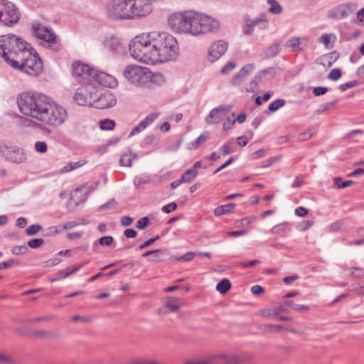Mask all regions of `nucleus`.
<instances>
[{"label": "nucleus", "instance_id": "1", "mask_svg": "<svg viewBox=\"0 0 364 364\" xmlns=\"http://www.w3.org/2000/svg\"><path fill=\"white\" fill-rule=\"evenodd\" d=\"M20 112L45 125L58 127L68 118L67 110L49 97L38 92H23L18 97Z\"/></svg>", "mask_w": 364, "mask_h": 364}, {"label": "nucleus", "instance_id": "2", "mask_svg": "<svg viewBox=\"0 0 364 364\" xmlns=\"http://www.w3.org/2000/svg\"><path fill=\"white\" fill-rule=\"evenodd\" d=\"M151 33L156 65L176 59L179 50L178 43L176 38L165 32L153 31Z\"/></svg>", "mask_w": 364, "mask_h": 364}, {"label": "nucleus", "instance_id": "3", "mask_svg": "<svg viewBox=\"0 0 364 364\" xmlns=\"http://www.w3.org/2000/svg\"><path fill=\"white\" fill-rule=\"evenodd\" d=\"M30 47L21 37L14 34L0 36V56L11 68L18 63L26 50Z\"/></svg>", "mask_w": 364, "mask_h": 364}, {"label": "nucleus", "instance_id": "4", "mask_svg": "<svg viewBox=\"0 0 364 364\" xmlns=\"http://www.w3.org/2000/svg\"><path fill=\"white\" fill-rule=\"evenodd\" d=\"M152 41L151 32L136 36L129 44L130 55L139 63L146 65H156L155 52Z\"/></svg>", "mask_w": 364, "mask_h": 364}, {"label": "nucleus", "instance_id": "5", "mask_svg": "<svg viewBox=\"0 0 364 364\" xmlns=\"http://www.w3.org/2000/svg\"><path fill=\"white\" fill-rule=\"evenodd\" d=\"M197 13L193 10L174 12L168 16V25L176 33L197 36Z\"/></svg>", "mask_w": 364, "mask_h": 364}, {"label": "nucleus", "instance_id": "6", "mask_svg": "<svg viewBox=\"0 0 364 364\" xmlns=\"http://www.w3.org/2000/svg\"><path fill=\"white\" fill-rule=\"evenodd\" d=\"M12 68L31 76H37L42 73L43 65L38 53L30 46Z\"/></svg>", "mask_w": 364, "mask_h": 364}, {"label": "nucleus", "instance_id": "7", "mask_svg": "<svg viewBox=\"0 0 364 364\" xmlns=\"http://www.w3.org/2000/svg\"><path fill=\"white\" fill-rule=\"evenodd\" d=\"M123 75L131 84L136 87H145L151 82V72L146 67L129 65L124 68Z\"/></svg>", "mask_w": 364, "mask_h": 364}, {"label": "nucleus", "instance_id": "8", "mask_svg": "<svg viewBox=\"0 0 364 364\" xmlns=\"http://www.w3.org/2000/svg\"><path fill=\"white\" fill-rule=\"evenodd\" d=\"M129 0H110L105 8L107 16L114 21L130 20Z\"/></svg>", "mask_w": 364, "mask_h": 364}, {"label": "nucleus", "instance_id": "9", "mask_svg": "<svg viewBox=\"0 0 364 364\" xmlns=\"http://www.w3.org/2000/svg\"><path fill=\"white\" fill-rule=\"evenodd\" d=\"M18 9L8 0H0V23L3 26L12 27L20 20Z\"/></svg>", "mask_w": 364, "mask_h": 364}, {"label": "nucleus", "instance_id": "10", "mask_svg": "<svg viewBox=\"0 0 364 364\" xmlns=\"http://www.w3.org/2000/svg\"><path fill=\"white\" fill-rule=\"evenodd\" d=\"M31 30L35 37L45 42L50 48L55 50H58L57 36L52 28L36 22L32 25Z\"/></svg>", "mask_w": 364, "mask_h": 364}, {"label": "nucleus", "instance_id": "11", "mask_svg": "<svg viewBox=\"0 0 364 364\" xmlns=\"http://www.w3.org/2000/svg\"><path fill=\"white\" fill-rule=\"evenodd\" d=\"M197 36L217 32L220 23L215 18L203 13H197Z\"/></svg>", "mask_w": 364, "mask_h": 364}, {"label": "nucleus", "instance_id": "12", "mask_svg": "<svg viewBox=\"0 0 364 364\" xmlns=\"http://www.w3.org/2000/svg\"><path fill=\"white\" fill-rule=\"evenodd\" d=\"M129 9L131 20L149 16L153 7L149 0H129Z\"/></svg>", "mask_w": 364, "mask_h": 364}, {"label": "nucleus", "instance_id": "13", "mask_svg": "<svg viewBox=\"0 0 364 364\" xmlns=\"http://www.w3.org/2000/svg\"><path fill=\"white\" fill-rule=\"evenodd\" d=\"M357 9V5L353 2L341 4L328 11L326 16L331 20L346 18Z\"/></svg>", "mask_w": 364, "mask_h": 364}, {"label": "nucleus", "instance_id": "14", "mask_svg": "<svg viewBox=\"0 0 364 364\" xmlns=\"http://www.w3.org/2000/svg\"><path fill=\"white\" fill-rule=\"evenodd\" d=\"M256 27L262 31L266 30L269 27V21L266 14L261 13L253 19L246 20L242 31L244 34L250 36L253 33Z\"/></svg>", "mask_w": 364, "mask_h": 364}, {"label": "nucleus", "instance_id": "15", "mask_svg": "<svg viewBox=\"0 0 364 364\" xmlns=\"http://www.w3.org/2000/svg\"><path fill=\"white\" fill-rule=\"evenodd\" d=\"M93 70L88 65L75 62L73 64V74L75 77L80 78V82L84 84H91Z\"/></svg>", "mask_w": 364, "mask_h": 364}, {"label": "nucleus", "instance_id": "16", "mask_svg": "<svg viewBox=\"0 0 364 364\" xmlns=\"http://www.w3.org/2000/svg\"><path fill=\"white\" fill-rule=\"evenodd\" d=\"M232 105H224L213 108L206 116L205 121L208 124H218L223 121L228 112L232 109Z\"/></svg>", "mask_w": 364, "mask_h": 364}, {"label": "nucleus", "instance_id": "17", "mask_svg": "<svg viewBox=\"0 0 364 364\" xmlns=\"http://www.w3.org/2000/svg\"><path fill=\"white\" fill-rule=\"evenodd\" d=\"M228 48V45L224 41L220 40L214 42L208 49L207 60L210 63H215L226 53Z\"/></svg>", "mask_w": 364, "mask_h": 364}, {"label": "nucleus", "instance_id": "18", "mask_svg": "<svg viewBox=\"0 0 364 364\" xmlns=\"http://www.w3.org/2000/svg\"><path fill=\"white\" fill-rule=\"evenodd\" d=\"M94 82L110 88H114L118 85V81L114 76L98 70L93 73L92 83Z\"/></svg>", "mask_w": 364, "mask_h": 364}, {"label": "nucleus", "instance_id": "19", "mask_svg": "<svg viewBox=\"0 0 364 364\" xmlns=\"http://www.w3.org/2000/svg\"><path fill=\"white\" fill-rule=\"evenodd\" d=\"M116 96L107 91L99 96L94 97L93 107L97 109H108L114 107L117 104Z\"/></svg>", "mask_w": 364, "mask_h": 364}, {"label": "nucleus", "instance_id": "20", "mask_svg": "<svg viewBox=\"0 0 364 364\" xmlns=\"http://www.w3.org/2000/svg\"><path fill=\"white\" fill-rule=\"evenodd\" d=\"M4 154L7 159L14 163H23L26 160V155L22 149L17 147L6 148Z\"/></svg>", "mask_w": 364, "mask_h": 364}, {"label": "nucleus", "instance_id": "21", "mask_svg": "<svg viewBox=\"0 0 364 364\" xmlns=\"http://www.w3.org/2000/svg\"><path fill=\"white\" fill-rule=\"evenodd\" d=\"M309 45V38L306 36L292 37L287 42V46L290 48L294 52L303 51L307 48Z\"/></svg>", "mask_w": 364, "mask_h": 364}, {"label": "nucleus", "instance_id": "22", "mask_svg": "<svg viewBox=\"0 0 364 364\" xmlns=\"http://www.w3.org/2000/svg\"><path fill=\"white\" fill-rule=\"evenodd\" d=\"M105 45L107 48L115 53H120L124 50V47L120 40L114 36H107L105 40Z\"/></svg>", "mask_w": 364, "mask_h": 364}, {"label": "nucleus", "instance_id": "23", "mask_svg": "<svg viewBox=\"0 0 364 364\" xmlns=\"http://www.w3.org/2000/svg\"><path fill=\"white\" fill-rule=\"evenodd\" d=\"M73 100L80 106L90 105L93 107L94 97L87 96L84 89L77 90L73 96Z\"/></svg>", "mask_w": 364, "mask_h": 364}, {"label": "nucleus", "instance_id": "24", "mask_svg": "<svg viewBox=\"0 0 364 364\" xmlns=\"http://www.w3.org/2000/svg\"><path fill=\"white\" fill-rule=\"evenodd\" d=\"M212 355L215 356L213 364H241V359L235 355L218 354Z\"/></svg>", "mask_w": 364, "mask_h": 364}, {"label": "nucleus", "instance_id": "25", "mask_svg": "<svg viewBox=\"0 0 364 364\" xmlns=\"http://www.w3.org/2000/svg\"><path fill=\"white\" fill-rule=\"evenodd\" d=\"M339 57V54L333 51L331 53L323 55L317 59V63L322 65L324 67L330 68L337 60Z\"/></svg>", "mask_w": 364, "mask_h": 364}, {"label": "nucleus", "instance_id": "26", "mask_svg": "<svg viewBox=\"0 0 364 364\" xmlns=\"http://www.w3.org/2000/svg\"><path fill=\"white\" fill-rule=\"evenodd\" d=\"M255 69L253 64H247L245 65L232 79V83L237 85L241 81V79L247 75L251 73Z\"/></svg>", "mask_w": 364, "mask_h": 364}, {"label": "nucleus", "instance_id": "27", "mask_svg": "<svg viewBox=\"0 0 364 364\" xmlns=\"http://www.w3.org/2000/svg\"><path fill=\"white\" fill-rule=\"evenodd\" d=\"M210 134L208 132H203L195 141L190 142L188 144V149L196 150L203 144L209 138Z\"/></svg>", "mask_w": 364, "mask_h": 364}, {"label": "nucleus", "instance_id": "28", "mask_svg": "<svg viewBox=\"0 0 364 364\" xmlns=\"http://www.w3.org/2000/svg\"><path fill=\"white\" fill-rule=\"evenodd\" d=\"M280 50L281 48L279 43H274L264 50L262 54V58L264 59L274 58L279 53Z\"/></svg>", "mask_w": 364, "mask_h": 364}, {"label": "nucleus", "instance_id": "29", "mask_svg": "<svg viewBox=\"0 0 364 364\" xmlns=\"http://www.w3.org/2000/svg\"><path fill=\"white\" fill-rule=\"evenodd\" d=\"M179 300L177 297H168L167 298L164 306V309H161V311H164L163 313H166V309L168 310V311L173 312L176 311L179 309V306L177 304L178 301Z\"/></svg>", "mask_w": 364, "mask_h": 364}, {"label": "nucleus", "instance_id": "30", "mask_svg": "<svg viewBox=\"0 0 364 364\" xmlns=\"http://www.w3.org/2000/svg\"><path fill=\"white\" fill-rule=\"evenodd\" d=\"M86 161L85 160H80L74 162H70L65 166H63L60 168L59 173H66L68 172H70L72 171H74L78 168L82 167L85 164Z\"/></svg>", "mask_w": 364, "mask_h": 364}, {"label": "nucleus", "instance_id": "31", "mask_svg": "<svg viewBox=\"0 0 364 364\" xmlns=\"http://www.w3.org/2000/svg\"><path fill=\"white\" fill-rule=\"evenodd\" d=\"M137 159V155L131 151L124 153L120 158L119 164L122 166L130 167L134 159Z\"/></svg>", "mask_w": 364, "mask_h": 364}, {"label": "nucleus", "instance_id": "32", "mask_svg": "<svg viewBox=\"0 0 364 364\" xmlns=\"http://www.w3.org/2000/svg\"><path fill=\"white\" fill-rule=\"evenodd\" d=\"M336 36L333 33H323L318 39V42L324 45L326 48L331 49L333 46Z\"/></svg>", "mask_w": 364, "mask_h": 364}, {"label": "nucleus", "instance_id": "33", "mask_svg": "<svg viewBox=\"0 0 364 364\" xmlns=\"http://www.w3.org/2000/svg\"><path fill=\"white\" fill-rule=\"evenodd\" d=\"M236 205L233 203L223 205L217 207L214 210V214L215 216H220L225 214H229L232 212Z\"/></svg>", "mask_w": 364, "mask_h": 364}, {"label": "nucleus", "instance_id": "34", "mask_svg": "<svg viewBox=\"0 0 364 364\" xmlns=\"http://www.w3.org/2000/svg\"><path fill=\"white\" fill-rule=\"evenodd\" d=\"M197 176V170H195V168H189L181 176V181H183V183H189L192 181Z\"/></svg>", "mask_w": 364, "mask_h": 364}, {"label": "nucleus", "instance_id": "35", "mask_svg": "<svg viewBox=\"0 0 364 364\" xmlns=\"http://www.w3.org/2000/svg\"><path fill=\"white\" fill-rule=\"evenodd\" d=\"M231 287L229 279H223L216 285V290L220 294H225Z\"/></svg>", "mask_w": 364, "mask_h": 364}, {"label": "nucleus", "instance_id": "36", "mask_svg": "<svg viewBox=\"0 0 364 364\" xmlns=\"http://www.w3.org/2000/svg\"><path fill=\"white\" fill-rule=\"evenodd\" d=\"M288 223H282L278 225H274L271 230L270 232L272 234L282 235L284 234L289 228Z\"/></svg>", "mask_w": 364, "mask_h": 364}, {"label": "nucleus", "instance_id": "37", "mask_svg": "<svg viewBox=\"0 0 364 364\" xmlns=\"http://www.w3.org/2000/svg\"><path fill=\"white\" fill-rule=\"evenodd\" d=\"M99 127L102 130H112L115 127V122L110 119H102L99 122Z\"/></svg>", "mask_w": 364, "mask_h": 364}, {"label": "nucleus", "instance_id": "38", "mask_svg": "<svg viewBox=\"0 0 364 364\" xmlns=\"http://www.w3.org/2000/svg\"><path fill=\"white\" fill-rule=\"evenodd\" d=\"M267 3L271 6L268 11L273 14H280L282 12V7L276 0H267Z\"/></svg>", "mask_w": 364, "mask_h": 364}, {"label": "nucleus", "instance_id": "39", "mask_svg": "<svg viewBox=\"0 0 364 364\" xmlns=\"http://www.w3.org/2000/svg\"><path fill=\"white\" fill-rule=\"evenodd\" d=\"M158 117V114H151L146 116L143 120H141L139 124V127H142L144 130L148 126L151 124Z\"/></svg>", "mask_w": 364, "mask_h": 364}, {"label": "nucleus", "instance_id": "40", "mask_svg": "<svg viewBox=\"0 0 364 364\" xmlns=\"http://www.w3.org/2000/svg\"><path fill=\"white\" fill-rule=\"evenodd\" d=\"M215 360V356L210 355L199 360H187L185 364H213Z\"/></svg>", "mask_w": 364, "mask_h": 364}, {"label": "nucleus", "instance_id": "41", "mask_svg": "<svg viewBox=\"0 0 364 364\" xmlns=\"http://www.w3.org/2000/svg\"><path fill=\"white\" fill-rule=\"evenodd\" d=\"M235 116V114L232 113V117H226V119L223 124V129L225 132H228L230 129H231L232 126L235 124V123L236 122V119L234 118Z\"/></svg>", "mask_w": 364, "mask_h": 364}, {"label": "nucleus", "instance_id": "42", "mask_svg": "<svg viewBox=\"0 0 364 364\" xmlns=\"http://www.w3.org/2000/svg\"><path fill=\"white\" fill-rule=\"evenodd\" d=\"M62 232L59 226H52L43 230V235L44 236H54Z\"/></svg>", "mask_w": 364, "mask_h": 364}, {"label": "nucleus", "instance_id": "43", "mask_svg": "<svg viewBox=\"0 0 364 364\" xmlns=\"http://www.w3.org/2000/svg\"><path fill=\"white\" fill-rule=\"evenodd\" d=\"M285 104V101L282 99H278L277 100L273 101L269 105V110L270 112H275L278 110L280 107H283Z\"/></svg>", "mask_w": 364, "mask_h": 364}, {"label": "nucleus", "instance_id": "44", "mask_svg": "<svg viewBox=\"0 0 364 364\" xmlns=\"http://www.w3.org/2000/svg\"><path fill=\"white\" fill-rule=\"evenodd\" d=\"M333 181H334V185L338 188H344L348 187L350 185L354 183V182L350 180L342 181L341 178H334Z\"/></svg>", "mask_w": 364, "mask_h": 364}, {"label": "nucleus", "instance_id": "45", "mask_svg": "<svg viewBox=\"0 0 364 364\" xmlns=\"http://www.w3.org/2000/svg\"><path fill=\"white\" fill-rule=\"evenodd\" d=\"M151 82H153L154 83H156L158 85H162L165 82V77L161 73H151Z\"/></svg>", "mask_w": 364, "mask_h": 364}, {"label": "nucleus", "instance_id": "46", "mask_svg": "<svg viewBox=\"0 0 364 364\" xmlns=\"http://www.w3.org/2000/svg\"><path fill=\"white\" fill-rule=\"evenodd\" d=\"M259 80L260 77L256 75L254 79L250 82L249 86L246 88L247 91L249 92H253L257 90Z\"/></svg>", "mask_w": 364, "mask_h": 364}, {"label": "nucleus", "instance_id": "47", "mask_svg": "<svg viewBox=\"0 0 364 364\" xmlns=\"http://www.w3.org/2000/svg\"><path fill=\"white\" fill-rule=\"evenodd\" d=\"M151 179L149 176H135L134 178V184L136 187H139L141 185L149 183Z\"/></svg>", "mask_w": 364, "mask_h": 364}, {"label": "nucleus", "instance_id": "48", "mask_svg": "<svg viewBox=\"0 0 364 364\" xmlns=\"http://www.w3.org/2000/svg\"><path fill=\"white\" fill-rule=\"evenodd\" d=\"M285 305L291 307V309H293L296 311H299L309 310V307L307 306L294 304V302H292L291 301H286Z\"/></svg>", "mask_w": 364, "mask_h": 364}, {"label": "nucleus", "instance_id": "49", "mask_svg": "<svg viewBox=\"0 0 364 364\" xmlns=\"http://www.w3.org/2000/svg\"><path fill=\"white\" fill-rule=\"evenodd\" d=\"M341 76V71L339 68L332 69L328 74V78L331 80H338Z\"/></svg>", "mask_w": 364, "mask_h": 364}, {"label": "nucleus", "instance_id": "50", "mask_svg": "<svg viewBox=\"0 0 364 364\" xmlns=\"http://www.w3.org/2000/svg\"><path fill=\"white\" fill-rule=\"evenodd\" d=\"M200 254L201 252H188L186 254L183 255L182 256H181L178 259L185 262L191 261V259H193L195 256L200 255Z\"/></svg>", "mask_w": 364, "mask_h": 364}, {"label": "nucleus", "instance_id": "51", "mask_svg": "<svg viewBox=\"0 0 364 364\" xmlns=\"http://www.w3.org/2000/svg\"><path fill=\"white\" fill-rule=\"evenodd\" d=\"M42 230V226L40 225H31L26 229L28 235H33Z\"/></svg>", "mask_w": 364, "mask_h": 364}, {"label": "nucleus", "instance_id": "52", "mask_svg": "<svg viewBox=\"0 0 364 364\" xmlns=\"http://www.w3.org/2000/svg\"><path fill=\"white\" fill-rule=\"evenodd\" d=\"M27 250H28L27 247H26L24 245H21V246L14 247L11 252L14 255H21L26 254Z\"/></svg>", "mask_w": 364, "mask_h": 364}, {"label": "nucleus", "instance_id": "53", "mask_svg": "<svg viewBox=\"0 0 364 364\" xmlns=\"http://www.w3.org/2000/svg\"><path fill=\"white\" fill-rule=\"evenodd\" d=\"M43 242H44V240L43 239L36 238V239L29 240L28 242V245L31 248L36 249V248L39 247L41 245H43Z\"/></svg>", "mask_w": 364, "mask_h": 364}, {"label": "nucleus", "instance_id": "54", "mask_svg": "<svg viewBox=\"0 0 364 364\" xmlns=\"http://www.w3.org/2000/svg\"><path fill=\"white\" fill-rule=\"evenodd\" d=\"M85 91L87 93V96H91L93 97H99L98 95H97L96 89L92 87L90 84H87L85 87Z\"/></svg>", "mask_w": 364, "mask_h": 364}, {"label": "nucleus", "instance_id": "55", "mask_svg": "<svg viewBox=\"0 0 364 364\" xmlns=\"http://www.w3.org/2000/svg\"><path fill=\"white\" fill-rule=\"evenodd\" d=\"M278 314V311L274 309H265L261 311V315L265 318H271Z\"/></svg>", "mask_w": 364, "mask_h": 364}, {"label": "nucleus", "instance_id": "56", "mask_svg": "<svg viewBox=\"0 0 364 364\" xmlns=\"http://www.w3.org/2000/svg\"><path fill=\"white\" fill-rule=\"evenodd\" d=\"M35 150L39 153H45L47 151V144L44 141H37L35 144Z\"/></svg>", "mask_w": 364, "mask_h": 364}, {"label": "nucleus", "instance_id": "57", "mask_svg": "<svg viewBox=\"0 0 364 364\" xmlns=\"http://www.w3.org/2000/svg\"><path fill=\"white\" fill-rule=\"evenodd\" d=\"M274 74H275V69L274 68H267V69L261 70L257 75L261 79L265 75H269L271 77H273L274 75Z\"/></svg>", "mask_w": 364, "mask_h": 364}, {"label": "nucleus", "instance_id": "58", "mask_svg": "<svg viewBox=\"0 0 364 364\" xmlns=\"http://www.w3.org/2000/svg\"><path fill=\"white\" fill-rule=\"evenodd\" d=\"M19 262L14 259H10L0 263V270L5 268H9L13 265H18Z\"/></svg>", "mask_w": 364, "mask_h": 364}, {"label": "nucleus", "instance_id": "59", "mask_svg": "<svg viewBox=\"0 0 364 364\" xmlns=\"http://www.w3.org/2000/svg\"><path fill=\"white\" fill-rule=\"evenodd\" d=\"M149 218L147 217H144L137 221L136 227L139 229L143 230L149 225Z\"/></svg>", "mask_w": 364, "mask_h": 364}, {"label": "nucleus", "instance_id": "60", "mask_svg": "<svg viewBox=\"0 0 364 364\" xmlns=\"http://www.w3.org/2000/svg\"><path fill=\"white\" fill-rule=\"evenodd\" d=\"M114 241V239L112 236H104L100 238L99 243L102 245L109 246Z\"/></svg>", "mask_w": 364, "mask_h": 364}, {"label": "nucleus", "instance_id": "61", "mask_svg": "<svg viewBox=\"0 0 364 364\" xmlns=\"http://www.w3.org/2000/svg\"><path fill=\"white\" fill-rule=\"evenodd\" d=\"M236 65L233 62H229L227 63L222 69H221V73L223 74H228L230 71L235 69Z\"/></svg>", "mask_w": 364, "mask_h": 364}, {"label": "nucleus", "instance_id": "62", "mask_svg": "<svg viewBox=\"0 0 364 364\" xmlns=\"http://www.w3.org/2000/svg\"><path fill=\"white\" fill-rule=\"evenodd\" d=\"M357 85L358 82L356 81H350L340 85L339 88L342 92H343L346 91L347 89L355 87Z\"/></svg>", "mask_w": 364, "mask_h": 364}, {"label": "nucleus", "instance_id": "63", "mask_svg": "<svg viewBox=\"0 0 364 364\" xmlns=\"http://www.w3.org/2000/svg\"><path fill=\"white\" fill-rule=\"evenodd\" d=\"M328 91V88L326 87H316L313 90V94L315 96H321L326 94Z\"/></svg>", "mask_w": 364, "mask_h": 364}, {"label": "nucleus", "instance_id": "64", "mask_svg": "<svg viewBox=\"0 0 364 364\" xmlns=\"http://www.w3.org/2000/svg\"><path fill=\"white\" fill-rule=\"evenodd\" d=\"M177 208V205L176 203L174 202H172V203H170L167 205H165L164 206H163L162 208V211L164 213H171V211L176 210Z\"/></svg>", "mask_w": 364, "mask_h": 364}]
</instances>
